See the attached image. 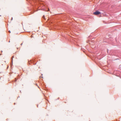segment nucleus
Returning <instances> with one entry per match:
<instances>
[{
  "mask_svg": "<svg viewBox=\"0 0 121 121\" xmlns=\"http://www.w3.org/2000/svg\"><path fill=\"white\" fill-rule=\"evenodd\" d=\"M100 13H101L100 12L97 11L95 12H94L93 14L95 15H97L100 14Z\"/></svg>",
  "mask_w": 121,
  "mask_h": 121,
  "instance_id": "nucleus-1",
  "label": "nucleus"
},
{
  "mask_svg": "<svg viewBox=\"0 0 121 121\" xmlns=\"http://www.w3.org/2000/svg\"><path fill=\"white\" fill-rule=\"evenodd\" d=\"M44 16H43V18H44Z\"/></svg>",
  "mask_w": 121,
  "mask_h": 121,
  "instance_id": "nucleus-2",
  "label": "nucleus"
},
{
  "mask_svg": "<svg viewBox=\"0 0 121 121\" xmlns=\"http://www.w3.org/2000/svg\"><path fill=\"white\" fill-rule=\"evenodd\" d=\"M49 9H48V11H49Z\"/></svg>",
  "mask_w": 121,
  "mask_h": 121,
  "instance_id": "nucleus-3",
  "label": "nucleus"
},
{
  "mask_svg": "<svg viewBox=\"0 0 121 121\" xmlns=\"http://www.w3.org/2000/svg\"><path fill=\"white\" fill-rule=\"evenodd\" d=\"M9 33L10 32V31H9Z\"/></svg>",
  "mask_w": 121,
  "mask_h": 121,
  "instance_id": "nucleus-4",
  "label": "nucleus"
}]
</instances>
